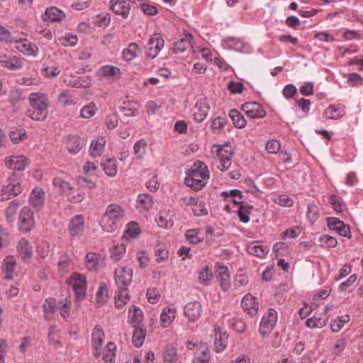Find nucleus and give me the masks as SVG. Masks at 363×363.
<instances>
[{
  "instance_id": "53",
  "label": "nucleus",
  "mask_w": 363,
  "mask_h": 363,
  "mask_svg": "<svg viewBox=\"0 0 363 363\" xmlns=\"http://www.w3.org/2000/svg\"><path fill=\"white\" fill-rule=\"evenodd\" d=\"M328 319L322 317H312L308 318L306 324L310 328H321L327 324Z\"/></svg>"
},
{
  "instance_id": "40",
  "label": "nucleus",
  "mask_w": 363,
  "mask_h": 363,
  "mask_svg": "<svg viewBox=\"0 0 363 363\" xmlns=\"http://www.w3.org/2000/svg\"><path fill=\"white\" fill-rule=\"evenodd\" d=\"M130 299L128 290L118 289L115 296V306L117 308H122Z\"/></svg>"
},
{
  "instance_id": "12",
  "label": "nucleus",
  "mask_w": 363,
  "mask_h": 363,
  "mask_svg": "<svg viewBox=\"0 0 363 363\" xmlns=\"http://www.w3.org/2000/svg\"><path fill=\"white\" fill-rule=\"evenodd\" d=\"M0 64L4 67L12 71L18 70L23 66V60L21 57L7 54L0 55Z\"/></svg>"
},
{
  "instance_id": "23",
  "label": "nucleus",
  "mask_w": 363,
  "mask_h": 363,
  "mask_svg": "<svg viewBox=\"0 0 363 363\" xmlns=\"http://www.w3.org/2000/svg\"><path fill=\"white\" fill-rule=\"evenodd\" d=\"M16 48L26 55L36 56L38 55V48L35 44L31 43L27 40H21L16 41Z\"/></svg>"
},
{
  "instance_id": "54",
  "label": "nucleus",
  "mask_w": 363,
  "mask_h": 363,
  "mask_svg": "<svg viewBox=\"0 0 363 363\" xmlns=\"http://www.w3.org/2000/svg\"><path fill=\"white\" fill-rule=\"evenodd\" d=\"M349 320L350 317L348 315L337 317L330 325L332 331L334 333L339 332L343 328L344 324L349 322Z\"/></svg>"
},
{
  "instance_id": "37",
  "label": "nucleus",
  "mask_w": 363,
  "mask_h": 363,
  "mask_svg": "<svg viewBox=\"0 0 363 363\" xmlns=\"http://www.w3.org/2000/svg\"><path fill=\"white\" fill-rule=\"evenodd\" d=\"M66 145L68 151L74 155L82 147V144L77 135H69L66 140Z\"/></svg>"
},
{
  "instance_id": "11",
  "label": "nucleus",
  "mask_w": 363,
  "mask_h": 363,
  "mask_svg": "<svg viewBox=\"0 0 363 363\" xmlns=\"http://www.w3.org/2000/svg\"><path fill=\"white\" fill-rule=\"evenodd\" d=\"M29 163V160L24 155H13L5 158L6 166L13 171H23Z\"/></svg>"
},
{
  "instance_id": "36",
  "label": "nucleus",
  "mask_w": 363,
  "mask_h": 363,
  "mask_svg": "<svg viewBox=\"0 0 363 363\" xmlns=\"http://www.w3.org/2000/svg\"><path fill=\"white\" fill-rule=\"evenodd\" d=\"M99 73L101 76L106 78H119L121 74L120 68L108 65L101 67L99 71Z\"/></svg>"
},
{
  "instance_id": "21",
  "label": "nucleus",
  "mask_w": 363,
  "mask_h": 363,
  "mask_svg": "<svg viewBox=\"0 0 363 363\" xmlns=\"http://www.w3.org/2000/svg\"><path fill=\"white\" fill-rule=\"evenodd\" d=\"M110 7L115 13L122 16L123 18H128L130 11V6L125 0L111 1Z\"/></svg>"
},
{
  "instance_id": "18",
  "label": "nucleus",
  "mask_w": 363,
  "mask_h": 363,
  "mask_svg": "<svg viewBox=\"0 0 363 363\" xmlns=\"http://www.w3.org/2000/svg\"><path fill=\"white\" fill-rule=\"evenodd\" d=\"M201 311L202 306L199 301L189 302L184 308V314L191 322L195 321L200 317Z\"/></svg>"
},
{
  "instance_id": "7",
  "label": "nucleus",
  "mask_w": 363,
  "mask_h": 363,
  "mask_svg": "<svg viewBox=\"0 0 363 363\" xmlns=\"http://www.w3.org/2000/svg\"><path fill=\"white\" fill-rule=\"evenodd\" d=\"M277 313L274 308H269L261 320L259 333L263 337H267L276 325Z\"/></svg>"
},
{
  "instance_id": "6",
  "label": "nucleus",
  "mask_w": 363,
  "mask_h": 363,
  "mask_svg": "<svg viewBox=\"0 0 363 363\" xmlns=\"http://www.w3.org/2000/svg\"><path fill=\"white\" fill-rule=\"evenodd\" d=\"M19 230L23 233H28L32 230L35 227V219L33 212L28 206H24L20 211L19 217Z\"/></svg>"
},
{
  "instance_id": "14",
  "label": "nucleus",
  "mask_w": 363,
  "mask_h": 363,
  "mask_svg": "<svg viewBox=\"0 0 363 363\" xmlns=\"http://www.w3.org/2000/svg\"><path fill=\"white\" fill-rule=\"evenodd\" d=\"M84 218L82 215L74 216L69 221L68 232L72 238L79 237L83 234Z\"/></svg>"
},
{
  "instance_id": "16",
  "label": "nucleus",
  "mask_w": 363,
  "mask_h": 363,
  "mask_svg": "<svg viewBox=\"0 0 363 363\" xmlns=\"http://www.w3.org/2000/svg\"><path fill=\"white\" fill-rule=\"evenodd\" d=\"M104 337L105 335L102 328L100 325H96L91 335L92 346L94 349V354L96 357L101 354L100 350L104 344Z\"/></svg>"
},
{
  "instance_id": "19",
  "label": "nucleus",
  "mask_w": 363,
  "mask_h": 363,
  "mask_svg": "<svg viewBox=\"0 0 363 363\" xmlns=\"http://www.w3.org/2000/svg\"><path fill=\"white\" fill-rule=\"evenodd\" d=\"M216 274L219 279L220 286L223 291H228L231 286L230 277L228 269L225 266H218Z\"/></svg>"
},
{
  "instance_id": "28",
  "label": "nucleus",
  "mask_w": 363,
  "mask_h": 363,
  "mask_svg": "<svg viewBox=\"0 0 363 363\" xmlns=\"http://www.w3.org/2000/svg\"><path fill=\"white\" fill-rule=\"evenodd\" d=\"M175 315L176 309L174 308L165 307L160 315V321L162 327H169L175 318Z\"/></svg>"
},
{
  "instance_id": "4",
  "label": "nucleus",
  "mask_w": 363,
  "mask_h": 363,
  "mask_svg": "<svg viewBox=\"0 0 363 363\" xmlns=\"http://www.w3.org/2000/svg\"><path fill=\"white\" fill-rule=\"evenodd\" d=\"M17 176L13 173L8 178V184L4 188L1 194V200L6 201L10 199V196H16L22 192V187L20 182L17 180Z\"/></svg>"
},
{
  "instance_id": "60",
  "label": "nucleus",
  "mask_w": 363,
  "mask_h": 363,
  "mask_svg": "<svg viewBox=\"0 0 363 363\" xmlns=\"http://www.w3.org/2000/svg\"><path fill=\"white\" fill-rule=\"evenodd\" d=\"M140 233L139 225L135 222H130L127 225L125 235L128 238H135Z\"/></svg>"
},
{
  "instance_id": "31",
  "label": "nucleus",
  "mask_w": 363,
  "mask_h": 363,
  "mask_svg": "<svg viewBox=\"0 0 363 363\" xmlns=\"http://www.w3.org/2000/svg\"><path fill=\"white\" fill-rule=\"evenodd\" d=\"M64 82L69 86L74 88H87L91 86L90 80L82 77H75L71 76L68 79H65Z\"/></svg>"
},
{
  "instance_id": "56",
  "label": "nucleus",
  "mask_w": 363,
  "mask_h": 363,
  "mask_svg": "<svg viewBox=\"0 0 363 363\" xmlns=\"http://www.w3.org/2000/svg\"><path fill=\"white\" fill-rule=\"evenodd\" d=\"M147 142L144 139L138 140L133 147L134 153L138 158H142L145 154Z\"/></svg>"
},
{
  "instance_id": "57",
  "label": "nucleus",
  "mask_w": 363,
  "mask_h": 363,
  "mask_svg": "<svg viewBox=\"0 0 363 363\" xmlns=\"http://www.w3.org/2000/svg\"><path fill=\"white\" fill-rule=\"evenodd\" d=\"M307 218L313 224L319 217V209L318 206L313 203L308 204L307 211Z\"/></svg>"
},
{
  "instance_id": "1",
  "label": "nucleus",
  "mask_w": 363,
  "mask_h": 363,
  "mask_svg": "<svg viewBox=\"0 0 363 363\" xmlns=\"http://www.w3.org/2000/svg\"><path fill=\"white\" fill-rule=\"evenodd\" d=\"M28 99L30 108L27 116L34 121H44L48 114V98L43 94L33 92L29 95Z\"/></svg>"
},
{
  "instance_id": "5",
  "label": "nucleus",
  "mask_w": 363,
  "mask_h": 363,
  "mask_svg": "<svg viewBox=\"0 0 363 363\" xmlns=\"http://www.w3.org/2000/svg\"><path fill=\"white\" fill-rule=\"evenodd\" d=\"M133 279V270L130 267H123L115 269V281L118 289L128 290V286L131 284Z\"/></svg>"
},
{
  "instance_id": "64",
  "label": "nucleus",
  "mask_w": 363,
  "mask_h": 363,
  "mask_svg": "<svg viewBox=\"0 0 363 363\" xmlns=\"http://www.w3.org/2000/svg\"><path fill=\"white\" fill-rule=\"evenodd\" d=\"M228 88L230 93L240 94L245 89V86L242 82H230L228 85Z\"/></svg>"
},
{
  "instance_id": "17",
  "label": "nucleus",
  "mask_w": 363,
  "mask_h": 363,
  "mask_svg": "<svg viewBox=\"0 0 363 363\" xmlns=\"http://www.w3.org/2000/svg\"><path fill=\"white\" fill-rule=\"evenodd\" d=\"M187 176L208 180L209 179V172L206 164L201 161L196 162L189 170Z\"/></svg>"
},
{
  "instance_id": "58",
  "label": "nucleus",
  "mask_w": 363,
  "mask_h": 363,
  "mask_svg": "<svg viewBox=\"0 0 363 363\" xmlns=\"http://www.w3.org/2000/svg\"><path fill=\"white\" fill-rule=\"evenodd\" d=\"M213 275L209 272L208 266H205L199 272V281L203 286H207L210 284Z\"/></svg>"
},
{
  "instance_id": "51",
  "label": "nucleus",
  "mask_w": 363,
  "mask_h": 363,
  "mask_svg": "<svg viewBox=\"0 0 363 363\" xmlns=\"http://www.w3.org/2000/svg\"><path fill=\"white\" fill-rule=\"evenodd\" d=\"M177 350L172 345H167L163 351V358L165 362L176 363L177 360Z\"/></svg>"
},
{
  "instance_id": "52",
  "label": "nucleus",
  "mask_w": 363,
  "mask_h": 363,
  "mask_svg": "<svg viewBox=\"0 0 363 363\" xmlns=\"http://www.w3.org/2000/svg\"><path fill=\"white\" fill-rule=\"evenodd\" d=\"M253 206L251 205H240L238 214L241 222L247 223L250 221L249 215L251 213Z\"/></svg>"
},
{
  "instance_id": "48",
  "label": "nucleus",
  "mask_w": 363,
  "mask_h": 363,
  "mask_svg": "<svg viewBox=\"0 0 363 363\" xmlns=\"http://www.w3.org/2000/svg\"><path fill=\"white\" fill-rule=\"evenodd\" d=\"M57 308L56 300L52 298H47L43 304L45 318L48 320L50 319L51 318L50 315L55 313Z\"/></svg>"
},
{
  "instance_id": "3",
  "label": "nucleus",
  "mask_w": 363,
  "mask_h": 363,
  "mask_svg": "<svg viewBox=\"0 0 363 363\" xmlns=\"http://www.w3.org/2000/svg\"><path fill=\"white\" fill-rule=\"evenodd\" d=\"M211 153L214 159H217L220 164L218 168L222 171H227L231 166L232 157L233 151L230 148L229 143H225L223 145H213L211 147Z\"/></svg>"
},
{
  "instance_id": "8",
  "label": "nucleus",
  "mask_w": 363,
  "mask_h": 363,
  "mask_svg": "<svg viewBox=\"0 0 363 363\" xmlns=\"http://www.w3.org/2000/svg\"><path fill=\"white\" fill-rule=\"evenodd\" d=\"M71 283L77 301L82 300L86 296V279L84 275L73 273L71 277Z\"/></svg>"
},
{
  "instance_id": "2",
  "label": "nucleus",
  "mask_w": 363,
  "mask_h": 363,
  "mask_svg": "<svg viewBox=\"0 0 363 363\" xmlns=\"http://www.w3.org/2000/svg\"><path fill=\"white\" fill-rule=\"evenodd\" d=\"M123 216L122 207L116 203L109 204L101 217L100 225L104 231L112 232L118 227Z\"/></svg>"
},
{
  "instance_id": "33",
  "label": "nucleus",
  "mask_w": 363,
  "mask_h": 363,
  "mask_svg": "<svg viewBox=\"0 0 363 363\" xmlns=\"http://www.w3.org/2000/svg\"><path fill=\"white\" fill-rule=\"evenodd\" d=\"M153 205V198L150 194H141L138 196L137 208L149 211Z\"/></svg>"
},
{
  "instance_id": "59",
  "label": "nucleus",
  "mask_w": 363,
  "mask_h": 363,
  "mask_svg": "<svg viewBox=\"0 0 363 363\" xmlns=\"http://www.w3.org/2000/svg\"><path fill=\"white\" fill-rule=\"evenodd\" d=\"M96 110L95 104L93 102L89 103L81 109V116L85 118H90L96 113Z\"/></svg>"
},
{
  "instance_id": "9",
  "label": "nucleus",
  "mask_w": 363,
  "mask_h": 363,
  "mask_svg": "<svg viewBox=\"0 0 363 363\" xmlns=\"http://www.w3.org/2000/svg\"><path fill=\"white\" fill-rule=\"evenodd\" d=\"M164 45V40L159 33H155L149 39L146 55L151 59L155 58Z\"/></svg>"
},
{
  "instance_id": "50",
  "label": "nucleus",
  "mask_w": 363,
  "mask_h": 363,
  "mask_svg": "<svg viewBox=\"0 0 363 363\" xmlns=\"http://www.w3.org/2000/svg\"><path fill=\"white\" fill-rule=\"evenodd\" d=\"M116 349V345L109 342L106 345V350L103 352V359L106 363H113L116 357L115 350Z\"/></svg>"
},
{
  "instance_id": "35",
  "label": "nucleus",
  "mask_w": 363,
  "mask_h": 363,
  "mask_svg": "<svg viewBox=\"0 0 363 363\" xmlns=\"http://www.w3.org/2000/svg\"><path fill=\"white\" fill-rule=\"evenodd\" d=\"M99 255L94 252H88L85 257V265L90 272H96L99 269Z\"/></svg>"
},
{
  "instance_id": "49",
  "label": "nucleus",
  "mask_w": 363,
  "mask_h": 363,
  "mask_svg": "<svg viewBox=\"0 0 363 363\" xmlns=\"http://www.w3.org/2000/svg\"><path fill=\"white\" fill-rule=\"evenodd\" d=\"M125 252L124 244H116L111 249V258L113 262H118L122 259Z\"/></svg>"
},
{
  "instance_id": "32",
  "label": "nucleus",
  "mask_w": 363,
  "mask_h": 363,
  "mask_svg": "<svg viewBox=\"0 0 363 363\" xmlns=\"http://www.w3.org/2000/svg\"><path fill=\"white\" fill-rule=\"evenodd\" d=\"M143 318L142 310L135 306H132L129 308L128 321L134 325H140Z\"/></svg>"
},
{
  "instance_id": "10",
  "label": "nucleus",
  "mask_w": 363,
  "mask_h": 363,
  "mask_svg": "<svg viewBox=\"0 0 363 363\" xmlns=\"http://www.w3.org/2000/svg\"><path fill=\"white\" fill-rule=\"evenodd\" d=\"M241 109L250 118H263L267 113L262 105L257 102H246L242 105Z\"/></svg>"
},
{
  "instance_id": "27",
  "label": "nucleus",
  "mask_w": 363,
  "mask_h": 363,
  "mask_svg": "<svg viewBox=\"0 0 363 363\" xmlns=\"http://www.w3.org/2000/svg\"><path fill=\"white\" fill-rule=\"evenodd\" d=\"M139 104L133 101H127L123 102L120 106V110L125 116H136L138 115Z\"/></svg>"
},
{
  "instance_id": "22",
  "label": "nucleus",
  "mask_w": 363,
  "mask_h": 363,
  "mask_svg": "<svg viewBox=\"0 0 363 363\" xmlns=\"http://www.w3.org/2000/svg\"><path fill=\"white\" fill-rule=\"evenodd\" d=\"M45 203V191L40 188L34 189L30 195V203L36 211L40 210Z\"/></svg>"
},
{
  "instance_id": "20",
  "label": "nucleus",
  "mask_w": 363,
  "mask_h": 363,
  "mask_svg": "<svg viewBox=\"0 0 363 363\" xmlns=\"http://www.w3.org/2000/svg\"><path fill=\"white\" fill-rule=\"evenodd\" d=\"M226 46L230 49L240 52H249L250 47L243 40L236 38H227L225 39Z\"/></svg>"
},
{
  "instance_id": "55",
  "label": "nucleus",
  "mask_w": 363,
  "mask_h": 363,
  "mask_svg": "<svg viewBox=\"0 0 363 363\" xmlns=\"http://www.w3.org/2000/svg\"><path fill=\"white\" fill-rule=\"evenodd\" d=\"M108 300V288L106 284H101L96 292L97 303L104 305Z\"/></svg>"
},
{
  "instance_id": "39",
  "label": "nucleus",
  "mask_w": 363,
  "mask_h": 363,
  "mask_svg": "<svg viewBox=\"0 0 363 363\" xmlns=\"http://www.w3.org/2000/svg\"><path fill=\"white\" fill-rule=\"evenodd\" d=\"M229 117L231 118L234 125L238 128H244L247 121L242 113L236 109H232L229 111Z\"/></svg>"
},
{
  "instance_id": "13",
  "label": "nucleus",
  "mask_w": 363,
  "mask_h": 363,
  "mask_svg": "<svg viewBox=\"0 0 363 363\" xmlns=\"http://www.w3.org/2000/svg\"><path fill=\"white\" fill-rule=\"evenodd\" d=\"M327 225L330 230L337 232L340 235L347 238L351 237L350 226L345 224L340 219L333 217L328 218Z\"/></svg>"
},
{
  "instance_id": "34",
  "label": "nucleus",
  "mask_w": 363,
  "mask_h": 363,
  "mask_svg": "<svg viewBox=\"0 0 363 363\" xmlns=\"http://www.w3.org/2000/svg\"><path fill=\"white\" fill-rule=\"evenodd\" d=\"M247 250L250 255L261 258L264 257L269 252L266 247L259 245L257 242H253L248 245Z\"/></svg>"
},
{
  "instance_id": "30",
  "label": "nucleus",
  "mask_w": 363,
  "mask_h": 363,
  "mask_svg": "<svg viewBox=\"0 0 363 363\" xmlns=\"http://www.w3.org/2000/svg\"><path fill=\"white\" fill-rule=\"evenodd\" d=\"M106 140L104 138H100L91 142L89 148V152L91 157H96L101 155L104 150Z\"/></svg>"
},
{
  "instance_id": "43",
  "label": "nucleus",
  "mask_w": 363,
  "mask_h": 363,
  "mask_svg": "<svg viewBox=\"0 0 363 363\" xmlns=\"http://www.w3.org/2000/svg\"><path fill=\"white\" fill-rule=\"evenodd\" d=\"M184 182L187 186L191 187L194 191H199L206 185L207 180L187 176L185 178Z\"/></svg>"
},
{
  "instance_id": "41",
  "label": "nucleus",
  "mask_w": 363,
  "mask_h": 363,
  "mask_svg": "<svg viewBox=\"0 0 363 363\" xmlns=\"http://www.w3.org/2000/svg\"><path fill=\"white\" fill-rule=\"evenodd\" d=\"M134 328L135 330L132 337V342L135 347H140L144 342L145 330L140 328V325H134Z\"/></svg>"
},
{
  "instance_id": "63",
  "label": "nucleus",
  "mask_w": 363,
  "mask_h": 363,
  "mask_svg": "<svg viewBox=\"0 0 363 363\" xmlns=\"http://www.w3.org/2000/svg\"><path fill=\"white\" fill-rule=\"evenodd\" d=\"M266 150L270 154H276L280 149V143L277 140H269L266 144Z\"/></svg>"
},
{
  "instance_id": "45",
  "label": "nucleus",
  "mask_w": 363,
  "mask_h": 363,
  "mask_svg": "<svg viewBox=\"0 0 363 363\" xmlns=\"http://www.w3.org/2000/svg\"><path fill=\"white\" fill-rule=\"evenodd\" d=\"M122 55L126 62L133 60L138 55V45L134 43H130L128 48L123 50Z\"/></svg>"
},
{
  "instance_id": "15",
  "label": "nucleus",
  "mask_w": 363,
  "mask_h": 363,
  "mask_svg": "<svg viewBox=\"0 0 363 363\" xmlns=\"http://www.w3.org/2000/svg\"><path fill=\"white\" fill-rule=\"evenodd\" d=\"M241 305L243 310L250 316L257 315L259 310V303L257 298L251 294H246L242 301Z\"/></svg>"
},
{
  "instance_id": "46",
  "label": "nucleus",
  "mask_w": 363,
  "mask_h": 363,
  "mask_svg": "<svg viewBox=\"0 0 363 363\" xmlns=\"http://www.w3.org/2000/svg\"><path fill=\"white\" fill-rule=\"evenodd\" d=\"M103 169L109 177H114L117 174L118 167L116 160L115 159H107L104 162L101 163Z\"/></svg>"
},
{
  "instance_id": "61",
  "label": "nucleus",
  "mask_w": 363,
  "mask_h": 363,
  "mask_svg": "<svg viewBox=\"0 0 363 363\" xmlns=\"http://www.w3.org/2000/svg\"><path fill=\"white\" fill-rule=\"evenodd\" d=\"M58 101L65 106L74 104L69 90L62 91L58 96Z\"/></svg>"
},
{
  "instance_id": "25",
  "label": "nucleus",
  "mask_w": 363,
  "mask_h": 363,
  "mask_svg": "<svg viewBox=\"0 0 363 363\" xmlns=\"http://www.w3.org/2000/svg\"><path fill=\"white\" fill-rule=\"evenodd\" d=\"M195 108L196 111L194 113V120L201 123L206 119L209 111V106L205 101H199L196 103Z\"/></svg>"
},
{
  "instance_id": "62",
  "label": "nucleus",
  "mask_w": 363,
  "mask_h": 363,
  "mask_svg": "<svg viewBox=\"0 0 363 363\" xmlns=\"http://www.w3.org/2000/svg\"><path fill=\"white\" fill-rule=\"evenodd\" d=\"M320 242L321 246L325 247H335L337 244L335 238L328 235H323L320 238Z\"/></svg>"
},
{
  "instance_id": "24",
  "label": "nucleus",
  "mask_w": 363,
  "mask_h": 363,
  "mask_svg": "<svg viewBox=\"0 0 363 363\" xmlns=\"http://www.w3.org/2000/svg\"><path fill=\"white\" fill-rule=\"evenodd\" d=\"M185 36L183 38L174 43L173 52L176 54L184 52L187 48L191 46L192 35L190 33H184Z\"/></svg>"
},
{
  "instance_id": "47",
  "label": "nucleus",
  "mask_w": 363,
  "mask_h": 363,
  "mask_svg": "<svg viewBox=\"0 0 363 363\" xmlns=\"http://www.w3.org/2000/svg\"><path fill=\"white\" fill-rule=\"evenodd\" d=\"M52 183L55 187L58 188L60 191L63 194L68 195L73 189V186L68 182L60 177L55 178Z\"/></svg>"
},
{
  "instance_id": "29",
  "label": "nucleus",
  "mask_w": 363,
  "mask_h": 363,
  "mask_svg": "<svg viewBox=\"0 0 363 363\" xmlns=\"http://www.w3.org/2000/svg\"><path fill=\"white\" fill-rule=\"evenodd\" d=\"M18 251L25 261L31 259L33 256V247L28 240L22 239L18 244Z\"/></svg>"
},
{
  "instance_id": "44",
  "label": "nucleus",
  "mask_w": 363,
  "mask_h": 363,
  "mask_svg": "<svg viewBox=\"0 0 363 363\" xmlns=\"http://www.w3.org/2000/svg\"><path fill=\"white\" fill-rule=\"evenodd\" d=\"M21 204L22 203L19 200H13L9 203L6 209V218L8 222L13 221L17 210Z\"/></svg>"
},
{
  "instance_id": "26",
  "label": "nucleus",
  "mask_w": 363,
  "mask_h": 363,
  "mask_svg": "<svg viewBox=\"0 0 363 363\" xmlns=\"http://www.w3.org/2000/svg\"><path fill=\"white\" fill-rule=\"evenodd\" d=\"M65 13L56 7L47 9L43 15V19L46 21H60L65 18Z\"/></svg>"
},
{
  "instance_id": "42",
  "label": "nucleus",
  "mask_w": 363,
  "mask_h": 363,
  "mask_svg": "<svg viewBox=\"0 0 363 363\" xmlns=\"http://www.w3.org/2000/svg\"><path fill=\"white\" fill-rule=\"evenodd\" d=\"M15 265H16V259L13 257H7L4 261V267H3V271L6 274V279H12L13 275L12 273L13 272L15 269Z\"/></svg>"
},
{
  "instance_id": "38",
  "label": "nucleus",
  "mask_w": 363,
  "mask_h": 363,
  "mask_svg": "<svg viewBox=\"0 0 363 363\" xmlns=\"http://www.w3.org/2000/svg\"><path fill=\"white\" fill-rule=\"evenodd\" d=\"M345 113L344 107L330 106L325 110V116L327 118L337 120L342 117Z\"/></svg>"
}]
</instances>
